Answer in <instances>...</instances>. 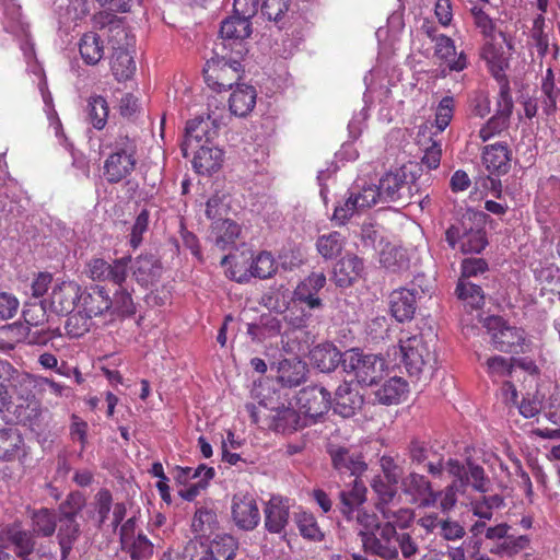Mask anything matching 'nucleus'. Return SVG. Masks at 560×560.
<instances>
[{"label": "nucleus", "instance_id": "f257e3e1", "mask_svg": "<svg viewBox=\"0 0 560 560\" xmlns=\"http://www.w3.org/2000/svg\"><path fill=\"white\" fill-rule=\"evenodd\" d=\"M362 545L366 552L384 560H397L399 552L412 560L419 552V544L409 532H398L394 522H385L377 530L364 533Z\"/></svg>", "mask_w": 560, "mask_h": 560}, {"label": "nucleus", "instance_id": "f03ea898", "mask_svg": "<svg viewBox=\"0 0 560 560\" xmlns=\"http://www.w3.org/2000/svg\"><path fill=\"white\" fill-rule=\"evenodd\" d=\"M110 150L104 161L103 176L109 184H118L128 178L138 164V143L135 138L118 135L106 144Z\"/></svg>", "mask_w": 560, "mask_h": 560}, {"label": "nucleus", "instance_id": "7ed1b4c3", "mask_svg": "<svg viewBox=\"0 0 560 560\" xmlns=\"http://www.w3.org/2000/svg\"><path fill=\"white\" fill-rule=\"evenodd\" d=\"M213 52L215 57L208 60L203 68L207 85L217 92L230 90L234 85L237 86L244 73L243 58H237L231 51H222L219 46L214 47Z\"/></svg>", "mask_w": 560, "mask_h": 560}, {"label": "nucleus", "instance_id": "20e7f679", "mask_svg": "<svg viewBox=\"0 0 560 560\" xmlns=\"http://www.w3.org/2000/svg\"><path fill=\"white\" fill-rule=\"evenodd\" d=\"M246 410L252 421L262 429L277 432H292L300 425V416L284 404H275L271 399L260 400L257 405L247 404Z\"/></svg>", "mask_w": 560, "mask_h": 560}, {"label": "nucleus", "instance_id": "39448f33", "mask_svg": "<svg viewBox=\"0 0 560 560\" xmlns=\"http://www.w3.org/2000/svg\"><path fill=\"white\" fill-rule=\"evenodd\" d=\"M381 190V202H398L399 205H409L418 202L421 208L430 202L429 196L421 198L419 195V185L411 173H407L405 167L395 172L386 173L378 183Z\"/></svg>", "mask_w": 560, "mask_h": 560}, {"label": "nucleus", "instance_id": "423d86ee", "mask_svg": "<svg viewBox=\"0 0 560 560\" xmlns=\"http://www.w3.org/2000/svg\"><path fill=\"white\" fill-rule=\"evenodd\" d=\"M476 213H467L445 232V241L454 249L459 244L464 254H479L488 245L486 231L474 222Z\"/></svg>", "mask_w": 560, "mask_h": 560}, {"label": "nucleus", "instance_id": "0eeeda50", "mask_svg": "<svg viewBox=\"0 0 560 560\" xmlns=\"http://www.w3.org/2000/svg\"><path fill=\"white\" fill-rule=\"evenodd\" d=\"M343 372L352 373L358 384L372 386L384 374L386 362L382 355L373 352H343Z\"/></svg>", "mask_w": 560, "mask_h": 560}, {"label": "nucleus", "instance_id": "6e6552de", "mask_svg": "<svg viewBox=\"0 0 560 560\" xmlns=\"http://www.w3.org/2000/svg\"><path fill=\"white\" fill-rule=\"evenodd\" d=\"M237 541L230 535L217 536L209 545L195 539L189 540L184 549V559L189 560H234Z\"/></svg>", "mask_w": 560, "mask_h": 560}, {"label": "nucleus", "instance_id": "1a4fd4ad", "mask_svg": "<svg viewBox=\"0 0 560 560\" xmlns=\"http://www.w3.org/2000/svg\"><path fill=\"white\" fill-rule=\"evenodd\" d=\"M411 466L424 468L429 475L440 478L444 471V455L429 441L413 436L406 447Z\"/></svg>", "mask_w": 560, "mask_h": 560}, {"label": "nucleus", "instance_id": "9d476101", "mask_svg": "<svg viewBox=\"0 0 560 560\" xmlns=\"http://www.w3.org/2000/svg\"><path fill=\"white\" fill-rule=\"evenodd\" d=\"M252 33L250 22L232 14L221 23L220 34L221 42L215 44L222 51H231L237 58H244L248 52L244 39L249 37Z\"/></svg>", "mask_w": 560, "mask_h": 560}, {"label": "nucleus", "instance_id": "9b49d317", "mask_svg": "<svg viewBox=\"0 0 560 560\" xmlns=\"http://www.w3.org/2000/svg\"><path fill=\"white\" fill-rule=\"evenodd\" d=\"M400 489L409 498L410 503L419 508L434 506L441 494L433 490L432 482L427 476L415 470L404 476Z\"/></svg>", "mask_w": 560, "mask_h": 560}, {"label": "nucleus", "instance_id": "f8f14e48", "mask_svg": "<svg viewBox=\"0 0 560 560\" xmlns=\"http://www.w3.org/2000/svg\"><path fill=\"white\" fill-rule=\"evenodd\" d=\"M334 469L342 476L351 479H360L368 470L364 456L355 448L346 446H331L328 450Z\"/></svg>", "mask_w": 560, "mask_h": 560}, {"label": "nucleus", "instance_id": "ddd939ff", "mask_svg": "<svg viewBox=\"0 0 560 560\" xmlns=\"http://www.w3.org/2000/svg\"><path fill=\"white\" fill-rule=\"evenodd\" d=\"M483 326L491 335L494 345L501 347H528L527 336L524 329L510 326L506 320L498 315L487 316Z\"/></svg>", "mask_w": 560, "mask_h": 560}, {"label": "nucleus", "instance_id": "4468645a", "mask_svg": "<svg viewBox=\"0 0 560 560\" xmlns=\"http://www.w3.org/2000/svg\"><path fill=\"white\" fill-rule=\"evenodd\" d=\"M231 516L238 529L245 532L255 529L260 522V511L255 497L247 492L234 494L231 504Z\"/></svg>", "mask_w": 560, "mask_h": 560}, {"label": "nucleus", "instance_id": "2eb2a0df", "mask_svg": "<svg viewBox=\"0 0 560 560\" xmlns=\"http://www.w3.org/2000/svg\"><path fill=\"white\" fill-rule=\"evenodd\" d=\"M23 318L27 325L35 328L45 323L48 319L47 301L35 300L33 302L25 303L23 308ZM26 329L27 332L25 335V342L27 345L46 346L48 340L51 338L50 334L47 331H42L38 329L33 330L30 327Z\"/></svg>", "mask_w": 560, "mask_h": 560}, {"label": "nucleus", "instance_id": "dca6fc26", "mask_svg": "<svg viewBox=\"0 0 560 560\" xmlns=\"http://www.w3.org/2000/svg\"><path fill=\"white\" fill-rule=\"evenodd\" d=\"M112 308V298L105 287L91 284L80 287V300L78 310L88 317L101 316Z\"/></svg>", "mask_w": 560, "mask_h": 560}, {"label": "nucleus", "instance_id": "f3484780", "mask_svg": "<svg viewBox=\"0 0 560 560\" xmlns=\"http://www.w3.org/2000/svg\"><path fill=\"white\" fill-rule=\"evenodd\" d=\"M300 409L311 418H317L331 408V395L323 386L312 385L302 388L296 397Z\"/></svg>", "mask_w": 560, "mask_h": 560}, {"label": "nucleus", "instance_id": "a211bd4d", "mask_svg": "<svg viewBox=\"0 0 560 560\" xmlns=\"http://www.w3.org/2000/svg\"><path fill=\"white\" fill-rule=\"evenodd\" d=\"M331 408L342 418H350L361 410L364 405V395L360 393L357 384L343 382L331 398Z\"/></svg>", "mask_w": 560, "mask_h": 560}, {"label": "nucleus", "instance_id": "6ab92c4d", "mask_svg": "<svg viewBox=\"0 0 560 560\" xmlns=\"http://www.w3.org/2000/svg\"><path fill=\"white\" fill-rule=\"evenodd\" d=\"M212 124L210 116L207 118L196 117L187 121L184 141L180 145L185 158L189 155V151H195L200 144H209L217 133V130L211 127Z\"/></svg>", "mask_w": 560, "mask_h": 560}, {"label": "nucleus", "instance_id": "aec40b11", "mask_svg": "<svg viewBox=\"0 0 560 560\" xmlns=\"http://www.w3.org/2000/svg\"><path fill=\"white\" fill-rule=\"evenodd\" d=\"M19 423L28 427L32 431L40 434L47 430L50 422V413L47 409H43L37 399L32 401L14 405L11 411Z\"/></svg>", "mask_w": 560, "mask_h": 560}, {"label": "nucleus", "instance_id": "412c9836", "mask_svg": "<svg viewBox=\"0 0 560 560\" xmlns=\"http://www.w3.org/2000/svg\"><path fill=\"white\" fill-rule=\"evenodd\" d=\"M80 285L73 281L56 284L49 295V310L57 315H68L78 310Z\"/></svg>", "mask_w": 560, "mask_h": 560}, {"label": "nucleus", "instance_id": "4be33fe9", "mask_svg": "<svg viewBox=\"0 0 560 560\" xmlns=\"http://www.w3.org/2000/svg\"><path fill=\"white\" fill-rule=\"evenodd\" d=\"M325 284L326 277L323 272H312L294 289L292 298L293 304H304L308 310L320 308L323 302L317 294Z\"/></svg>", "mask_w": 560, "mask_h": 560}, {"label": "nucleus", "instance_id": "5701e85b", "mask_svg": "<svg viewBox=\"0 0 560 560\" xmlns=\"http://www.w3.org/2000/svg\"><path fill=\"white\" fill-rule=\"evenodd\" d=\"M513 106L512 97H498L495 114L479 130V137L483 142L509 128Z\"/></svg>", "mask_w": 560, "mask_h": 560}, {"label": "nucleus", "instance_id": "b1692460", "mask_svg": "<svg viewBox=\"0 0 560 560\" xmlns=\"http://www.w3.org/2000/svg\"><path fill=\"white\" fill-rule=\"evenodd\" d=\"M419 291L415 288H399L389 294V310L400 323L413 318Z\"/></svg>", "mask_w": 560, "mask_h": 560}, {"label": "nucleus", "instance_id": "393cba45", "mask_svg": "<svg viewBox=\"0 0 560 560\" xmlns=\"http://www.w3.org/2000/svg\"><path fill=\"white\" fill-rule=\"evenodd\" d=\"M408 375L417 381L430 380L435 371V352H400Z\"/></svg>", "mask_w": 560, "mask_h": 560}, {"label": "nucleus", "instance_id": "a878e982", "mask_svg": "<svg viewBox=\"0 0 560 560\" xmlns=\"http://www.w3.org/2000/svg\"><path fill=\"white\" fill-rule=\"evenodd\" d=\"M5 539L13 546L15 558L30 560L35 550L36 536L32 530L22 528L20 522H14L3 528Z\"/></svg>", "mask_w": 560, "mask_h": 560}, {"label": "nucleus", "instance_id": "bb28decb", "mask_svg": "<svg viewBox=\"0 0 560 560\" xmlns=\"http://www.w3.org/2000/svg\"><path fill=\"white\" fill-rule=\"evenodd\" d=\"M130 264L136 281L142 287L153 285L162 276V264L153 254H141Z\"/></svg>", "mask_w": 560, "mask_h": 560}, {"label": "nucleus", "instance_id": "cd10ccee", "mask_svg": "<svg viewBox=\"0 0 560 560\" xmlns=\"http://www.w3.org/2000/svg\"><path fill=\"white\" fill-rule=\"evenodd\" d=\"M512 151L506 142H495L482 149V163L497 176L506 174L511 168Z\"/></svg>", "mask_w": 560, "mask_h": 560}, {"label": "nucleus", "instance_id": "c85d7f7f", "mask_svg": "<svg viewBox=\"0 0 560 560\" xmlns=\"http://www.w3.org/2000/svg\"><path fill=\"white\" fill-rule=\"evenodd\" d=\"M265 528L270 534L285 535L289 524V505L280 497H271L264 509Z\"/></svg>", "mask_w": 560, "mask_h": 560}, {"label": "nucleus", "instance_id": "c756f323", "mask_svg": "<svg viewBox=\"0 0 560 560\" xmlns=\"http://www.w3.org/2000/svg\"><path fill=\"white\" fill-rule=\"evenodd\" d=\"M349 486H351L350 489L339 492L338 509L345 518H351V515L366 501V487L361 479H351Z\"/></svg>", "mask_w": 560, "mask_h": 560}, {"label": "nucleus", "instance_id": "7c9ffc66", "mask_svg": "<svg viewBox=\"0 0 560 560\" xmlns=\"http://www.w3.org/2000/svg\"><path fill=\"white\" fill-rule=\"evenodd\" d=\"M241 234L240 225L230 220H217L212 222L209 240L219 250H228L235 246V241Z\"/></svg>", "mask_w": 560, "mask_h": 560}, {"label": "nucleus", "instance_id": "2f4dec72", "mask_svg": "<svg viewBox=\"0 0 560 560\" xmlns=\"http://www.w3.org/2000/svg\"><path fill=\"white\" fill-rule=\"evenodd\" d=\"M194 153L192 166L198 174L211 175L220 170L223 162V152L217 147L200 144Z\"/></svg>", "mask_w": 560, "mask_h": 560}, {"label": "nucleus", "instance_id": "473e14b6", "mask_svg": "<svg viewBox=\"0 0 560 560\" xmlns=\"http://www.w3.org/2000/svg\"><path fill=\"white\" fill-rule=\"evenodd\" d=\"M306 363L295 355L280 360L277 364V378L283 386H299L306 378Z\"/></svg>", "mask_w": 560, "mask_h": 560}, {"label": "nucleus", "instance_id": "72a5a7b5", "mask_svg": "<svg viewBox=\"0 0 560 560\" xmlns=\"http://www.w3.org/2000/svg\"><path fill=\"white\" fill-rule=\"evenodd\" d=\"M363 268L361 258L347 255L335 265L332 279L338 287L347 288L361 277Z\"/></svg>", "mask_w": 560, "mask_h": 560}, {"label": "nucleus", "instance_id": "f704fd0d", "mask_svg": "<svg viewBox=\"0 0 560 560\" xmlns=\"http://www.w3.org/2000/svg\"><path fill=\"white\" fill-rule=\"evenodd\" d=\"M276 261L272 255L268 252H261L255 258H253L248 269L249 275H247V272L237 275L235 269H232L230 273L232 279L236 280L237 282H244L248 280L249 277H257L260 279L270 278L276 272Z\"/></svg>", "mask_w": 560, "mask_h": 560}, {"label": "nucleus", "instance_id": "c9c22d12", "mask_svg": "<svg viewBox=\"0 0 560 560\" xmlns=\"http://www.w3.org/2000/svg\"><path fill=\"white\" fill-rule=\"evenodd\" d=\"M256 97L257 93L254 86L237 84L229 100L230 112L235 116L245 117L254 109Z\"/></svg>", "mask_w": 560, "mask_h": 560}, {"label": "nucleus", "instance_id": "e433bc0d", "mask_svg": "<svg viewBox=\"0 0 560 560\" xmlns=\"http://www.w3.org/2000/svg\"><path fill=\"white\" fill-rule=\"evenodd\" d=\"M56 530L61 560H67L82 534L81 525L78 520H58Z\"/></svg>", "mask_w": 560, "mask_h": 560}, {"label": "nucleus", "instance_id": "4c0bfd02", "mask_svg": "<svg viewBox=\"0 0 560 560\" xmlns=\"http://www.w3.org/2000/svg\"><path fill=\"white\" fill-rule=\"evenodd\" d=\"M435 49L434 54L441 60L447 62L450 70L462 71L467 67V60L464 52H460L457 58L454 40L446 35H439L434 38Z\"/></svg>", "mask_w": 560, "mask_h": 560}, {"label": "nucleus", "instance_id": "58836bf2", "mask_svg": "<svg viewBox=\"0 0 560 560\" xmlns=\"http://www.w3.org/2000/svg\"><path fill=\"white\" fill-rule=\"evenodd\" d=\"M32 532L36 537H51L58 524L56 512L48 508L33 510L30 514Z\"/></svg>", "mask_w": 560, "mask_h": 560}, {"label": "nucleus", "instance_id": "ea45409f", "mask_svg": "<svg viewBox=\"0 0 560 560\" xmlns=\"http://www.w3.org/2000/svg\"><path fill=\"white\" fill-rule=\"evenodd\" d=\"M24 440L15 428L0 429V459L14 460L23 453Z\"/></svg>", "mask_w": 560, "mask_h": 560}, {"label": "nucleus", "instance_id": "a19ab883", "mask_svg": "<svg viewBox=\"0 0 560 560\" xmlns=\"http://www.w3.org/2000/svg\"><path fill=\"white\" fill-rule=\"evenodd\" d=\"M408 393V383L402 377H392L375 392V399L382 405L399 404Z\"/></svg>", "mask_w": 560, "mask_h": 560}, {"label": "nucleus", "instance_id": "79ce46f5", "mask_svg": "<svg viewBox=\"0 0 560 560\" xmlns=\"http://www.w3.org/2000/svg\"><path fill=\"white\" fill-rule=\"evenodd\" d=\"M79 51L86 65L95 66L104 57L103 39L97 33L88 32L80 38Z\"/></svg>", "mask_w": 560, "mask_h": 560}, {"label": "nucleus", "instance_id": "37998d69", "mask_svg": "<svg viewBox=\"0 0 560 560\" xmlns=\"http://www.w3.org/2000/svg\"><path fill=\"white\" fill-rule=\"evenodd\" d=\"M35 381L33 377L24 372H21L15 376L12 384L9 386V390L11 389L13 396V405H22L28 401L36 399L35 397Z\"/></svg>", "mask_w": 560, "mask_h": 560}, {"label": "nucleus", "instance_id": "c03bdc74", "mask_svg": "<svg viewBox=\"0 0 560 560\" xmlns=\"http://www.w3.org/2000/svg\"><path fill=\"white\" fill-rule=\"evenodd\" d=\"M110 67L114 77L118 81L129 80L136 71L133 57L124 48L115 49L112 56Z\"/></svg>", "mask_w": 560, "mask_h": 560}, {"label": "nucleus", "instance_id": "a18cd8bd", "mask_svg": "<svg viewBox=\"0 0 560 560\" xmlns=\"http://www.w3.org/2000/svg\"><path fill=\"white\" fill-rule=\"evenodd\" d=\"M86 119L97 130H102L108 119L109 107L107 101L101 95H92L88 98Z\"/></svg>", "mask_w": 560, "mask_h": 560}, {"label": "nucleus", "instance_id": "49530a36", "mask_svg": "<svg viewBox=\"0 0 560 560\" xmlns=\"http://www.w3.org/2000/svg\"><path fill=\"white\" fill-rule=\"evenodd\" d=\"M120 544L121 550L127 552L131 560H147L153 553V544L142 533H138L137 536Z\"/></svg>", "mask_w": 560, "mask_h": 560}, {"label": "nucleus", "instance_id": "de8ad7c7", "mask_svg": "<svg viewBox=\"0 0 560 560\" xmlns=\"http://www.w3.org/2000/svg\"><path fill=\"white\" fill-rule=\"evenodd\" d=\"M113 505V495L108 489H101L94 498V509L89 512L90 517L94 520L96 529H102L105 521L108 518Z\"/></svg>", "mask_w": 560, "mask_h": 560}, {"label": "nucleus", "instance_id": "09e8293b", "mask_svg": "<svg viewBox=\"0 0 560 560\" xmlns=\"http://www.w3.org/2000/svg\"><path fill=\"white\" fill-rule=\"evenodd\" d=\"M86 505L85 495L80 491L70 492L57 509L58 520H77Z\"/></svg>", "mask_w": 560, "mask_h": 560}, {"label": "nucleus", "instance_id": "8fccbe9b", "mask_svg": "<svg viewBox=\"0 0 560 560\" xmlns=\"http://www.w3.org/2000/svg\"><path fill=\"white\" fill-rule=\"evenodd\" d=\"M458 299L465 301L474 308H480L485 304V294L482 289L467 280L459 279L456 287Z\"/></svg>", "mask_w": 560, "mask_h": 560}, {"label": "nucleus", "instance_id": "3c124183", "mask_svg": "<svg viewBox=\"0 0 560 560\" xmlns=\"http://www.w3.org/2000/svg\"><path fill=\"white\" fill-rule=\"evenodd\" d=\"M218 516L213 509L201 506L195 512L191 528L194 533L205 535L218 528Z\"/></svg>", "mask_w": 560, "mask_h": 560}, {"label": "nucleus", "instance_id": "603ef678", "mask_svg": "<svg viewBox=\"0 0 560 560\" xmlns=\"http://www.w3.org/2000/svg\"><path fill=\"white\" fill-rule=\"evenodd\" d=\"M316 247L325 259L338 256L343 247V238L339 232H331L317 238Z\"/></svg>", "mask_w": 560, "mask_h": 560}, {"label": "nucleus", "instance_id": "864d4df0", "mask_svg": "<svg viewBox=\"0 0 560 560\" xmlns=\"http://www.w3.org/2000/svg\"><path fill=\"white\" fill-rule=\"evenodd\" d=\"M381 265L390 272H399L408 269L409 260L404 250L396 247H388L382 250Z\"/></svg>", "mask_w": 560, "mask_h": 560}, {"label": "nucleus", "instance_id": "5fc2aeb1", "mask_svg": "<svg viewBox=\"0 0 560 560\" xmlns=\"http://www.w3.org/2000/svg\"><path fill=\"white\" fill-rule=\"evenodd\" d=\"M311 360L315 366L323 373H329L341 366L347 354L343 352H310Z\"/></svg>", "mask_w": 560, "mask_h": 560}, {"label": "nucleus", "instance_id": "6e6d98bb", "mask_svg": "<svg viewBox=\"0 0 560 560\" xmlns=\"http://www.w3.org/2000/svg\"><path fill=\"white\" fill-rule=\"evenodd\" d=\"M112 315L131 316L136 313V305L130 292L124 287H119L112 298Z\"/></svg>", "mask_w": 560, "mask_h": 560}, {"label": "nucleus", "instance_id": "4d7b16f0", "mask_svg": "<svg viewBox=\"0 0 560 560\" xmlns=\"http://www.w3.org/2000/svg\"><path fill=\"white\" fill-rule=\"evenodd\" d=\"M296 525L300 534L308 540L322 541L324 534L312 513L302 512L296 515Z\"/></svg>", "mask_w": 560, "mask_h": 560}, {"label": "nucleus", "instance_id": "13d9d810", "mask_svg": "<svg viewBox=\"0 0 560 560\" xmlns=\"http://www.w3.org/2000/svg\"><path fill=\"white\" fill-rule=\"evenodd\" d=\"M130 262V256L117 258L112 262H108V270L106 271L105 282H110L115 285H118V288L122 287L128 277Z\"/></svg>", "mask_w": 560, "mask_h": 560}, {"label": "nucleus", "instance_id": "bf43d9fd", "mask_svg": "<svg viewBox=\"0 0 560 560\" xmlns=\"http://www.w3.org/2000/svg\"><path fill=\"white\" fill-rule=\"evenodd\" d=\"M229 208V195L224 192H215L206 203V215L213 222L217 220H225L223 217L228 214Z\"/></svg>", "mask_w": 560, "mask_h": 560}, {"label": "nucleus", "instance_id": "052dcab7", "mask_svg": "<svg viewBox=\"0 0 560 560\" xmlns=\"http://www.w3.org/2000/svg\"><path fill=\"white\" fill-rule=\"evenodd\" d=\"M545 16L544 14H539L535 18L533 22V27L530 30V38L534 43V46L540 57H545L548 52L549 48V38L548 34L545 32Z\"/></svg>", "mask_w": 560, "mask_h": 560}, {"label": "nucleus", "instance_id": "680f3d73", "mask_svg": "<svg viewBox=\"0 0 560 560\" xmlns=\"http://www.w3.org/2000/svg\"><path fill=\"white\" fill-rule=\"evenodd\" d=\"M348 522L354 521L361 528L359 530V537L362 539V535L369 532H375L382 525L380 523L378 516L365 510L363 506L357 510L351 518H346Z\"/></svg>", "mask_w": 560, "mask_h": 560}, {"label": "nucleus", "instance_id": "e2e57ef3", "mask_svg": "<svg viewBox=\"0 0 560 560\" xmlns=\"http://www.w3.org/2000/svg\"><path fill=\"white\" fill-rule=\"evenodd\" d=\"M68 315L69 317L65 325L67 335L71 338H79L89 331L91 325L90 317L81 313L80 310H78L77 313L72 312Z\"/></svg>", "mask_w": 560, "mask_h": 560}, {"label": "nucleus", "instance_id": "0e129e2a", "mask_svg": "<svg viewBox=\"0 0 560 560\" xmlns=\"http://www.w3.org/2000/svg\"><path fill=\"white\" fill-rule=\"evenodd\" d=\"M454 113V97L444 96L435 112V125L439 131H443L451 122Z\"/></svg>", "mask_w": 560, "mask_h": 560}, {"label": "nucleus", "instance_id": "69168bd1", "mask_svg": "<svg viewBox=\"0 0 560 560\" xmlns=\"http://www.w3.org/2000/svg\"><path fill=\"white\" fill-rule=\"evenodd\" d=\"M380 465L385 480L392 485L401 483L402 467L397 464L394 457L389 455H383L380 459Z\"/></svg>", "mask_w": 560, "mask_h": 560}, {"label": "nucleus", "instance_id": "338daca9", "mask_svg": "<svg viewBox=\"0 0 560 560\" xmlns=\"http://www.w3.org/2000/svg\"><path fill=\"white\" fill-rule=\"evenodd\" d=\"M541 92L544 94L542 110L546 115H552L557 110L560 98V90L555 82H542Z\"/></svg>", "mask_w": 560, "mask_h": 560}, {"label": "nucleus", "instance_id": "774afa93", "mask_svg": "<svg viewBox=\"0 0 560 560\" xmlns=\"http://www.w3.org/2000/svg\"><path fill=\"white\" fill-rule=\"evenodd\" d=\"M397 485H392L385 479L381 477H376L373 479L371 487L373 491L377 494V502L381 504H388L394 500L397 494Z\"/></svg>", "mask_w": 560, "mask_h": 560}]
</instances>
